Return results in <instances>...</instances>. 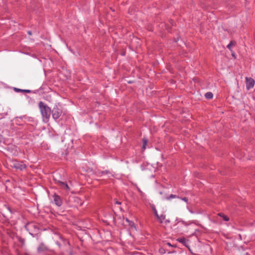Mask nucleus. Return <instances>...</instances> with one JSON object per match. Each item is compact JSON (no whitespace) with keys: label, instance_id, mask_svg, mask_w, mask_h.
Returning <instances> with one entry per match:
<instances>
[{"label":"nucleus","instance_id":"1","mask_svg":"<svg viewBox=\"0 0 255 255\" xmlns=\"http://www.w3.org/2000/svg\"><path fill=\"white\" fill-rule=\"evenodd\" d=\"M38 107L42 115L43 121L46 123L49 121L51 114V109L43 102H40Z\"/></svg>","mask_w":255,"mask_h":255},{"label":"nucleus","instance_id":"2","mask_svg":"<svg viewBox=\"0 0 255 255\" xmlns=\"http://www.w3.org/2000/svg\"><path fill=\"white\" fill-rule=\"evenodd\" d=\"M10 166L16 169L20 170H23L26 167V165L23 162H20L17 160H12L10 163Z\"/></svg>","mask_w":255,"mask_h":255},{"label":"nucleus","instance_id":"3","mask_svg":"<svg viewBox=\"0 0 255 255\" xmlns=\"http://www.w3.org/2000/svg\"><path fill=\"white\" fill-rule=\"evenodd\" d=\"M52 117L54 120L58 119L62 114L61 109L57 107H54L52 111Z\"/></svg>","mask_w":255,"mask_h":255},{"label":"nucleus","instance_id":"4","mask_svg":"<svg viewBox=\"0 0 255 255\" xmlns=\"http://www.w3.org/2000/svg\"><path fill=\"white\" fill-rule=\"evenodd\" d=\"M255 81L252 78H246V87L248 90H249L254 86Z\"/></svg>","mask_w":255,"mask_h":255},{"label":"nucleus","instance_id":"5","mask_svg":"<svg viewBox=\"0 0 255 255\" xmlns=\"http://www.w3.org/2000/svg\"><path fill=\"white\" fill-rule=\"evenodd\" d=\"M53 200L55 204L58 207L61 206L62 204V201L61 197L58 195L54 194L53 195Z\"/></svg>","mask_w":255,"mask_h":255},{"label":"nucleus","instance_id":"6","mask_svg":"<svg viewBox=\"0 0 255 255\" xmlns=\"http://www.w3.org/2000/svg\"><path fill=\"white\" fill-rule=\"evenodd\" d=\"M57 183L63 189H66L67 190H69L70 188H69V186L67 185V184H66V183L60 181H58Z\"/></svg>","mask_w":255,"mask_h":255},{"label":"nucleus","instance_id":"7","mask_svg":"<svg viewBox=\"0 0 255 255\" xmlns=\"http://www.w3.org/2000/svg\"><path fill=\"white\" fill-rule=\"evenodd\" d=\"M47 250L46 247L43 244H41L37 248V251L39 253L44 252Z\"/></svg>","mask_w":255,"mask_h":255},{"label":"nucleus","instance_id":"8","mask_svg":"<svg viewBox=\"0 0 255 255\" xmlns=\"http://www.w3.org/2000/svg\"><path fill=\"white\" fill-rule=\"evenodd\" d=\"M154 214L156 218L160 220V222H162V221L164 220L165 218V216L164 215H161L160 216H158L157 212L156 210L154 211Z\"/></svg>","mask_w":255,"mask_h":255},{"label":"nucleus","instance_id":"9","mask_svg":"<svg viewBox=\"0 0 255 255\" xmlns=\"http://www.w3.org/2000/svg\"><path fill=\"white\" fill-rule=\"evenodd\" d=\"M178 241L180 243H182L183 245H184L185 246H187V245H186L187 241H186V239L185 238H182L178 239Z\"/></svg>","mask_w":255,"mask_h":255},{"label":"nucleus","instance_id":"10","mask_svg":"<svg viewBox=\"0 0 255 255\" xmlns=\"http://www.w3.org/2000/svg\"><path fill=\"white\" fill-rule=\"evenodd\" d=\"M213 95L211 92H207L205 94V97L208 99H210L213 98Z\"/></svg>","mask_w":255,"mask_h":255},{"label":"nucleus","instance_id":"11","mask_svg":"<svg viewBox=\"0 0 255 255\" xmlns=\"http://www.w3.org/2000/svg\"><path fill=\"white\" fill-rule=\"evenodd\" d=\"M235 41H231L230 43L227 45V48L231 51V47L234 46L236 44Z\"/></svg>","mask_w":255,"mask_h":255},{"label":"nucleus","instance_id":"12","mask_svg":"<svg viewBox=\"0 0 255 255\" xmlns=\"http://www.w3.org/2000/svg\"><path fill=\"white\" fill-rule=\"evenodd\" d=\"M218 215L222 217L224 221H229V218L227 216H225L224 214L221 213H219Z\"/></svg>","mask_w":255,"mask_h":255},{"label":"nucleus","instance_id":"13","mask_svg":"<svg viewBox=\"0 0 255 255\" xmlns=\"http://www.w3.org/2000/svg\"><path fill=\"white\" fill-rule=\"evenodd\" d=\"M148 142V140L145 138L143 139V145H142V149L144 150L146 148V145Z\"/></svg>","mask_w":255,"mask_h":255},{"label":"nucleus","instance_id":"14","mask_svg":"<svg viewBox=\"0 0 255 255\" xmlns=\"http://www.w3.org/2000/svg\"><path fill=\"white\" fill-rule=\"evenodd\" d=\"M178 198V197L177 196L175 195L171 194L169 197H167L166 198V199H168V200H169V199H172V198Z\"/></svg>","mask_w":255,"mask_h":255},{"label":"nucleus","instance_id":"15","mask_svg":"<svg viewBox=\"0 0 255 255\" xmlns=\"http://www.w3.org/2000/svg\"><path fill=\"white\" fill-rule=\"evenodd\" d=\"M101 173L102 174H110V172L109 171H102Z\"/></svg>","mask_w":255,"mask_h":255},{"label":"nucleus","instance_id":"16","mask_svg":"<svg viewBox=\"0 0 255 255\" xmlns=\"http://www.w3.org/2000/svg\"><path fill=\"white\" fill-rule=\"evenodd\" d=\"M181 199L184 201H185V202H187L188 201V199L186 197H184V198H181Z\"/></svg>","mask_w":255,"mask_h":255},{"label":"nucleus","instance_id":"17","mask_svg":"<svg viewBox=\"0 0 255 255\" xmlns=\"http://www.w3.org/2000/svg\"><path fill=\"white\" fill-rule=\"evenodd\" d=\"M14 90L16 92H22V90H21V89H18V88H14Z\"/></svg>","mask_w":255,"mask_h":255},{"label":"nucleus","instance_id":"18","mask_svg":"<svg viewBox=\"0 0 255 255\" xmlns=\"http://www.w3.org/2000/svg\"><path fill=\"white\" fill-rule=\"evenodd\" d=\"M30 90H22V92H25V93H30Z\"/></svg>","mask_w":255,"mask_h":255},{"label":"nucleus","instance_id":"19","mask_svg":"<svg viewBox=\"0 0 255 255\" xmlns=\"http://www.w3.org/2000/svg\"><path fill=\"white\" fill-rule=\"evenodd\" d=\"M116 204H121V202H119V201H116V202H115Z\"/></svg>","mask_w":255,"mask_h":255},{"label":"nucleus","instance_id":"20","mask_svg":"<svg viewBox=\"0 0 255 255\" xmlns=\"http://www.w3.org/2000/svg\"><path fill=\"white\" fill-rule=\"evenodd\" d=\"M167 245L168 246H172V245H171V244H170V243H167Z\"/></svg>","mask_w":255,"mask_h":255},{"label":"nucleus","instance_id":"21","mask_svg":"<svg viewBox=\"0 0 255 255\" xmlns=\"http://www.w3.org/2000/svg\"><path fill=\"white\" fill-rule=\"evenodd\" d=\"M28 33L29 34V35H31V31H28Z\"/></svg>","mask_w":255,"mask_h":255},{"label":"nucleus","instance_id":"22","mask_svg":"<svg viewBox=\"0 0 255 255\" xmlns=\"http://www.w3.org/2000/svg\"><path fill=\"white\" fill-rule=\"evenodd\" d=\"M232 56H234V54L232 53Z\"/></svg>","mask_w":255,"mask_h":255},{"label":"nucleus","instance_id":"23","mask_svg":"<svg viewBox=\"0 0 255 255\" xmlns=\"http://www.w3.org/2000/svg\"><path fill=\"white\" fill-rule=\"evenodd\" d=\"M126 221H128V222H129V221L128 220V219H127V220H126Z\"/></svg>","mask_w":255,"mask_h":255}]
</instances>
